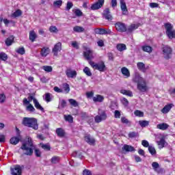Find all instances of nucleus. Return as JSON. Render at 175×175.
<instances>
[{
	"label": "nucleus",
	"mask_w": 175,
	"mask_h": 175,
	"mask_svg": "<svg viewBox=\"0 0 175 175\" xmlns=\"http://www.w3.org/2000/svg\"><path fill=\"white\" fill-rule=\"evenodd\" d=\"M21 148L25 151V155H32L33 153V143H32V139L31 137L27 138Z\"/></svg>",
	"instance_id": "1"
},
{
	"label": "nucleus",
	"mask_w": 175,
	"mask_h": 175,
	"mask_svg": "<svg viewBox=\"0 0 175 175\" xmlns=\"http://www.w3.org/2000/svg\"><path fill=\"white\" fill-rule=\"evenodd\" d=\"M23 124L25 125V126L32 128L35 131H38V129H39L38 120H36L35 118H23Z\"/></svg>",
	"instance_id": "2"
},
{
	"label": "nucleus",
	"mask_w": 175,
	"mask_h": 175,
	"mask_svg": "<svg viewBox=\"0 0 175 175\" xmlns=\"http://www.w3.org/2000/svg\"><path fill=\"white\" fill-rule=\"evenodd\" d=\"M164 27L168 39H175V30L173 29V25L170 23H167L164 24Z\"/></svg>",
	"instance_id": "3"
},
{
	"label": "nucleus",
	"mask_w": 175,
	"mask_h": 175,
	"mask_svg": "<svg viewBox=\"0 0 175 175\" xmlns=\"http://www.w3.org/2000/svg\"><path fill=\"white\" fill-rule=\"evenodd\" d=\"M89 64L92 68H93V69L99 70V72H105L106 70V65H105V62H100L96 64L92 61H90Z\"/></svg>",
	"instance_id": "4"
},
{
	"label": "nucleus",
	"mask_w": 175,
	"mask_h": 175,
	"mask_svg": "<svg viewBox=\"0 0 175 175\" xmlns=\"http://www.w3.org/2000/svg\"><path fill=\"white\" fill-rule=\"evenodd\" d=\"M107 119V114L105 110L98 109V115L95 116L94 120L95 122L99 124V122H102V121H105Z\"/></svg>",
	"instance_id": "5"
},
{
	"label": "nucleus",
	"mask_w": 175,
	"mask_h": 175,
	"mask_svg": "<svg viewBox=\"0 0 175 175\" xmlns=\"http://www.w3.org/2000/svg\"><path fill=\"white\" fill-rule=\"evenodd\" d=\"M83 56L88 61H91V59H94V58H95V53H94V51L91 50V49L85 48Z\"/></svg>",
	"instance_id": "6"
},
{
	"label": "nucleus",
	"mask_w": 175,
	"mask_h": 175,
	"mask_svg": "<svg viewBox=\"0 0 175 175\" xmlns=\"http://www.w3.org/2000/svg\"><path fill=\"white\" fill-rule=\"evenodd\" d=\"M172 48L167 45L163 47V54L165 59H170L172 57Z\"/></svg>",
	"instance_id": "7"
},
{
	"label": "nucleus",
	"mask_w": 175,
	"mask_h": 175,
	"mask_svg": "<svg viewBox=\"0 0 175 175\" xmlns=\"http://www.w3.org/2000/svg\"><path fill=\"white\" fill-rule=\"evenodd\" d=\"M66 75L68 79H76L77 76V71L72 68H68L66 70Z\"/></svg>",
	"instance_id": "8"
},
{
	"label": "nucleus",
	"mask_w": 175,
	"mask_h": 175,
	"mask_svg": "<svg viewBox=\"0 0 175 175\" xmlns=\"http://www.w3.org/2000/svg\"><path fill=\"white\" fill-rule=\"evenodd\" d=\"M115 27L118 32H126V25L125 23L118 22L115 24Z\"/></svg>",
	"instance_id": "9"
},
{
	"label": "nucleus",
	"mask_w": 175,
	"mask_h": 175,
	"mask_svg": "<svg viewBox=\"0 0 175 175\" xmlns=\"http://www.w3.org/2000/svg\"><path fill=\"white\" fill-rule=\"evenodd\" d=\"M62 50V43L57 42L54 45V47L52 49V52L53 53V55L57 57L58 55V53Z\"/></svg>",
	"instance_id": "10"
},
{
	"label": "nucleus",
	"mask_w": 175,
	"mask_h": 175,
	"mask_svg": "<svg viewBox=\"0 0 175 175\" xmlns=\"http://www.w3.org/2000/svg\"><path fill=\"white\" fill-rule=\"evenodd\" d=\"M105 4V0H98L97 2L93 3L91 6L92 10H98V9H100L102 6Z\"/></svg>",
	"instance_id": "11"
},
{
	"label": "nucleus",
	"mask_w": 175,
	"mask_h": 175,
	"mask_svg": "<svg viewBox=\"0 0 175 175\" xmlns=\"http://www.w3.org/2000/svg\"><path fill=\"white\" fill-rule=\"evenodd\" d=\"M95 33L98 35H110L111 30L110 29H96Z\"/></svg>",
	"instance_id": "12"
},
{
	"label": "nucleus",
	"mask_w": 175,
	"mask_h": 175,
	"mask_svg": "<svg viewBox=\"0 0 175 175\" xmlns=\"http://www.w3.org/2000/svg\"><path fill=\"white\" fill-rule=\"evenodd\" d=\"M120 8L122 12V14H128V8H126V3L124 0H120Z\"/></svg>",
	"instance_id": "13"
},
{
	"label": "nucleus",
	"mask_w": 175,
	"mask_h": 175,
	"mask_svg": "<svg viewBox=\"0 0 175 175\" xmlns=\"http://www.w3.org/2000/svg\"><path fill=\"white\" fill-rule=\"evenodd\" d=\"M30 98L33 100L36 109H37L38 110H40V111H44V109L43 108V107H42V105H40L39 101H38L36 98H33V96H31Z\"/></svg>",
	"instance_id": "14"
},
{
	"label": "nucleus",
	"mask_w": 175,
	"mask_h": 175,
	"mask_svg": "<svg viewBox=\"0 0 175 175\" xmlns=\"http://www.w3.org/2000/svg\"><path fill=\"white\" fill-rule=\"evenodd\" d=\"M133 81L134 83H137V84H140L142 81H144V79L140 76V75L136 73L133 77Z\"/></svg>",
	"instance_id": "15"
},
{
	"label": "nucleus",
	"mask_w": 175,
	"mask_h": 175,
	"mask_svg": "<svg viewBox=\"0 0 175 175\" xmlns=\"http://www.w3.org/2000/svg\"><path fill=\"white\" fill-rule=\"evenodd\" d=\"M11 173L12 175H21V167L16 165L14 168H11Z\"/></svg>",
	"instance_id": "16"
},
{
	"label": "nucleus",
	"mask_w": 175,
	"mask_h": 175,
	"mask_svg": "<svg viewBox=\"0 0 175 175\" xmlns=\"http://www.w3.org/2000/svg\"><path fill=\"white\" fill-rule=\"evenodd\" d=\"M137 88L138 90H139V91H142V92H146V91H147V85H146V80H144V81L137 84Z\"/></svg>",
	"instance_id": "17"
},
{
	"label": "nucleus",
	"mask_w": 175,
	"mask_h": 175,
	"mask_svg": "<svg viewBox=\"0 0 175 175\" xmlns=\"http://www.w3.org/2000/svg\"><path fill=\"white\" fill-rule=\"evenodd\" d=\"M159 139L160 140L157 141V143L159 148H163V147H165V144H166V141H165V136L160 135Z\"/></svg>",
	"instance_id": "18"
},
{
	"label": "nucleus",
	"mask_w": 175,
	"mask_h": 175,
	"mask_svg": "<svg viewBox=\"0 0 175 175\" xmlns=\"http://www.w3.org/2000/svg\"><path fill=\"white\" fill-rule=\"evenodd\" d=\"M103 16L106 20H109V21L113 20V16H111V14H110V10L109 8H106L104 10Z\"/></svg>",
	"instance_id": "19"
},
{
	"label": "nucleus",
	"mask_w": 175,
	"mask_h": 175,
	"mask_svg": "<svg viewBox=\"0 0 175 175\" xmlns=\"http://www.w3.org/2000/svg\"><path fill=\"white\" fill-rule=\"evenodd\" d=\"M121 73L124 76L125 79L131 77V72L126 67H122L121 68Z\"/></svg>",
	"instance_id": "20"
},
{
	"label": "nucleus",
	"mask_w": 175,
	"mask_h": 175,
	"mask_svg": "<svg viewBox=\"0 0 175 175\" xmlns=\"http://www.w3.org/2000/svg\"><path fill=\"white\" fill-rule=\"evenodd\" d=\"M138 27H140V24H131L126 28V32H133L135 29H137Z\"/></svg>",
	"instance_id": "21"
},
{
	"label": "nucleus",
	"mask_w": 175,
	"mask_h": 175,
	"mask_svg": "<svg viewBox=\"0 0 175 175\" xmlns=\"http://www.w3.org/2000/svg\"><path fill=\"white\" fill-rule=\"evenodd\" d=\"M174 106L173 104H168L165 105L162 109H161V113L163 114H167V113L170 111V110H172V107Z\"/></svg>",
	"instance_id": "22"
},
{
	"label": "nucleus",
	"mask_w": 175,
	"mask_h": 175,
	"mask_svg": "<svg viewBox=\"0 0 175 175\" xmlns=\"http://www.w3.org/2000/svg\"><path fill=\"white\" fill-rule=\"evenodd\" d=\"M21 140V136L18 135V137H13L10 139V142L11 144H14L16 146V144H18V142Z\"/></svg>",
	"instance_id": "23"
},
{
	"label": "nucleus",
	"mask_w": 175,
	"mask_h": 175,
	"mask_svg": "<svg viewBox=\"0 0 175 175\" xmlns=\"http://www.w3.org/2000/svg\"><path fill=\"white\" fill-rule=\"evenodd\" d=\"M85 141L86 142V143H88V144H90V145L95 144V139L91 137V135H90L85 136Z\"/></svg>",
	"instance_id": "24"
},
{
	"label": "nucleus",
	"mask_w": 175,
	"mask_h": 175,
	"mask_svg": "<svg viewBox=\"0 0 175 175\" xmlns=\"http://www.w3.org/2000/svg\"><path fill=\"white\" fill-rule=\"evenodd\" d=\"M93 100L96 103H101L103 102V100H105V97L100 94H97L95 96L93 97Z\"/></svg>",
	"instance_id": "25"
},
{
	"label": "nucleus",
	"mask_w": 175,
	"mask_h": 175,
	"mask_svg": "<svg viewBox=\"0 0 175 175\" xmlns=\"http://www.w3.org/2000/svg\"><path fill=\"white\" fill-rule=\"evenodd\" d=\"M169 126V124L167 123H161L157 124V129H161V131H166Z\"/></svg>",
	"instance_id": "26"
},
{
	"label": "nucleus",
	"mask_w": 175,
	"mask_h": 175,
	"mask_svg": "<svg viewBox=\"0 0 175 175\" xmlns=\"http://www.w3.org/2000/svg\"><path fill=\"white\" fill-rule=\"evenodd\" d=\"M122 150L126 152H132V151H135V148L129 145H124L122 147Z\"/></svg>",
	"instance_id": "27"
},
{
	"label": "nucleus",
	"mask_w": 175,
	"mask_h": 175,
	"mask_svg": "<svg viewBox=\"0 0 175 175\" xmlns=\"http://www.w3.org/2000/svg\"><path fill=\"white\" fill-rule=\"evenodd\" d=\"M49 53H50V49L47 47H44L41 50L40 55H42V57H47Z\"/></svg>",
	"instance_id": "28"
},
{
	"label": "nucleus",
	"mask_w": 175,
	"mask_h": 175,
	"mask_svg": "<svg viewBox=\"0 0 175 175\" xmlns=\"http://www.w3.org/2000/svg\"><path fill=\"white\" fill-rule=\"evenodd\" d=\"M137 68L139 69V70H141V72H146V64H144V63L143 62H138L137 64Z\"/></svg>",
	"instance_id": "29"
},
{
	"label": "nucleus",
	"mask_w": 175,
	"mask_h": 175,
	"mask_svg": "<svg viewBox=\"0 0 175 175\" xmlns=\"http://www.w3.org/2000/svg\"><path fill=\"white\" fill-rule=\"evenodd\" d=\"M14 42V36H11L10 37L8 38L5 40L6 46H12V44Z\"/></svg>",
	"instance_id": "30"
},
{
	"label": "nucleus",
	"mask_w": 175,
	"mask_h": 175,
	"mask_svg": "<svg viewBox=\"0 0 175 175\" xmlns=\"http://www.w3.org/2000/svg\"><path fill=\"white\" fill-rule=\"evenodd\" d=\"M138 124L142 126V128H146V126H148V125H150V122L148 120H139Z\"/></svg>",
	"instance_id": "31"
},
{
	"label": "nucleus",
	"mask_w": 175,
	"mask_h": 175,
	"mask_svg": "<svg viewBox=\"0 0 175 175\" xmlns=\"http://www.w3.org/2000/svg\"><path fill=\"white\" fill-rule=\"evenodd\" d=\"M120 94H122L123 95H126L127 96H130V97L133 96V94L131 90H121Z\"/></svg>",
	"instance_id": "32"
},
{
	"label": "nucleus",
	"mask_w": 175,
	"mask_h": 175,
	"mask_svg": "<svg viewBox=\"0 0 175 175\" xmlns=\"http://www.w3.org/2000/svg\"><path fill=\"white\" fill-rule=\"evenodd\" d=\"M70 92V87L69 86V84L64 83L63 84V92L64 94H69Z\"/></svg>",
	"instance_id": "33"
},
{
	"label": "nucleus",
	"mask_w": 175,
	"mask_h": 175,
	"mask_svg": "<svg viewBox=\"0 0 175 175\" xmlns=\"http://www.w3.org/2000/svg\"><path fill=\"white\" fill-rule=\"evenodd\" d=\"M56 133L59 137H64V136H65V131H64V129L61 128L56 129Z\"/></svg>",
	"instance_id": "34"
},
{
	"label": "nucleus",
	"mask_w": 175,
	"mask_h": 175,
	"mask_svg": "<svg viewBox=\"0 0 175 175\" xmlns=\"http://www.w3.org/2000/svg\"><path fill=\"white\" fill-rule=\"evenodd\" d=\"M37 36L36 33H35V31L32 30L29 32V39L31 42H35V39H36Z\"/></svg>",
	"instance_id": "35"
},
{
	"label": "nucleus",
	"mask_w": 175,
	"mask_h": 175,
	"mask_svg": "<svg viewBox=\"0 0 175 175\" xmlns=\"http://www.w3.org/2000/svg\"><path fill=\"white\" fill-rule=\"evenodd\" d=\"M44 100L49 103V102H51L53 99V96L50 93H46L44 96Z\"/></svg>",
	"instance_id": "36"
},
{
	"label": "nucleus",
	"mask_w": 175,
	"mask_h": 175,
	"mask_svg": "<svg viewBox=\"0 0 175 175\" xmlns=\"http://www.w3.org/2000/svg\"><path fill=\"white\" fill-rule=\"evenodd\" d=\"M73 31L74 32L81 33V32H84V28L80 26H75L73 27Z\"/></svg>",
	"instance_id": "37"
},
{
	"label": "nucleus",
	"mask_w": 175,
	"mask_h": 175,
	"mask_svg": "<svg viewBox=\"0 0 175 175\" xmlns=\"http://www.w3.org/2000/svg\"><path fill=\"white\" fill-rule=\"evenodd\" d=\"M143 51H145L146 53H152V48L148 45H144L142 47Z\"/></svg>",
	"instance_id": "38"
},
{
	"label": "nucleus",
	"mask_w": 175,
	"mask_h": 175,
	"mask_svg": "<svg viewBox=\"0 0 175 175\" xmlns=\"http://www.w3.org/2000/svg\"><path fill=\"white\" fill-rule=\"evenodd\" d=\"M116 49L118 51H124L126 49V45L124 44H118L116 46Z\"/></svg>",
	"instance_id": "39"
},
{
	"label": "nucleus",
	"mask_w": 175,
	"mask_h": 175,
	"mask_svg": "<svg viewBox=\"0 0 175 175\" xmlns=\"http://www.w3.org/2000/svg\"><path fill=\"white\" fill-rule=\"evenodd\" d=\"M83 73L88 76L89 77L92 76V72H91V70L88 67H85L83 68Z\"/></svg>",
	"instance_id": "40"
},
{
	"label": "nucleus",
	"mask_w": 175,
	"mask_h": 175,
	"mask_svg": "<svg viewBox=\"0 0 175 175\" xmlns=\"http://www.w3.org/2000/svg\"><path fill=\"white\" fill-rule=\"evenodd\" d=\"M68 102L71 106H73V107H77V106H79V103H77V101L73 98L69 99Z\"/></svg>",
	"instance_id": "41"
},
{
	"label": "nucleus",
	"mask_w": 175,
	"mask_h": 175,
	"mask_svg": "<svg viewBox=\"0 0 175 175\" xmlns=\"http://www.w3.org/2000/svg\"><path fill=\"white\" fill-rule=\"evenodd\" d=\"M134 114L135 117H144V112L140 111V110H135L134 111Z\"/></svg>",
	"instance_id": "42"
},
{
	"label": "nucleus",
	"mask_w": 175,
	"mask_h": 175,
	"mask_svg": "<svg viewBox=\"0 0 175 175\" xmlns=\"http://www.w3.org/2000/svg\"><path fill=\"white\" fill-rule=\"evenodd\" d=\"M64 120L70 124L73 122V117L71 115H64Z\"/></svg>",
	"instance_id": "43"
},
{
	"label": "nucleus",
	"mask_w": 175,
	"mask_h": 175,
	"mask_svg": "<svg viewBox=\"0 0 175 175\" xmlns=\"http://www.w3.org/2000/svg\"><path fill=\"white\" fill-rule=\"evenodd\" d=\"M148 151L151 155H156L157 154V150H155V148L152 146H148Z\"/></svg>",
	"instance_id": "44"
},
{
	"label": "nucleus",
	"mask_w": 175,
	"mask_h": 175,
	"mask_svg": "<svg viewBox=\"0 0 175 175\" xmlns=\"http://www.w3.org/2000/svg\"><path fill=\"white\" fill-rule=\"evenodd\" d=\"M42 69H43V70L47 72L48 73H50V72H53V67H51V66H44L42 67Z\"/></svg>",
	"instance_id": "45"
},
{
	"label": "nucleus",
	"mask_w": 175,
	"mask_h": 175,
	"mask_svg": "<svg viewBox=\"0 0 175 175\" xmlns=\"http://www.w3.org/2000/svg\"><path fill=\"white\" fill-rule=\"evenodd\" d=\"M26 110L27 111H29L30 113H33L35 111V107H33V105L31 104H29L26 106Z\"/></svg>",
	"instance_id": "46"
},
{
	"label": "nucleus",
	"mask_w": 175,
	"mask_h": 175,
	"mask_svg": "<svg viewBox=\"0 0 175 175\" xmlns=\"http://www.w3.org/2000/svg\"><path fill=\"white\" fill-rule=\"evenodd\" d=\"M16 51L18 54H20L21 55H24L25 54V49L24 47H20L16 49Z\"/></svg>",
	"instance_id": "47"
},
{
	"label": "nucleus",
	"mask_w": 175,
	"mask_h": 175,
	"mask_svg": "<svg viewBox=\"0 0 175 175\" xmlns=\"http://www.w3.org/2000/svg\"><path fill=\"white\" fill-rule=\"evenodd\" d=\"M40 146L43 150H45V151H50V150L51 149L50 145L48 144H40Z\"/></svg>",
	"instance_id": "48"
},
{
	"label": "nucleus",
	"mask_w": 175,
	"mask_h": 175,
	"mask_svg": "<svg viewBox=\"0 0 175 175\" xmlns=\"http://www.w3.org/2000/svg\"><path fill=\"white\" fill-rule=\"evenodd\" d=\"M49 31L51 33H58V28H57L55 26L52 25L49 27Z\"/></svg>",
	"instance_id": "49"
},
{
	"label": "nucleus",
	"mask_w": 175,
	"mask_h": 175,
	"mask_svg": "<svg viewBox=\"0 0 175 175\" xmlns=\"http://www.w3.org/2000/svg\"><path fill=\"white\" fill-rule=\"evenodd\" d=\"M21 14H22L21 10H17L12 14V17H14L16 18V17H20Z\"/></svg>",
	"instance_id": "50"
},
{
	"label": "nucleus",
	"mask_w": 175,
	"mask_h": 175,
	"mask_svg": "<svg viewBox=\"0 0 175 175\" xmlns=\"http://www.w3.org/2000/svg\"><path fill=\"white\" fill-rule=\"evenodd\" d=\"M0 59L1 61H6L8 59V55L3 52L0 53Z\"/></svg>",
	"instance_id": "51"
},
{
	"label": "nucleus",
	"mask_w": 175,
	"mask_h": 175,
	"mask_svg": "<svg viewBox=\"0 0 175 175\" xmlns=\"http://www.w3.org/2000/svg\"><path fill=\"white\" fill-rule=\"evenodd\" d=\"M62 1L61 0L55 1L53 2V5L55 8H58V6H62Z\"/></svg>",
	"instance_id": "52"
},
{
	"label": "nucleus",
	"mask_w": 175,
	"mask_h": 175,
	"mask_svg": "<svg viewBox=\"0 0 175 175\" xmlns=\"http://www.w3.org/2000/svg\"><path fill=\"white\" fill-rule=\"evenodd\" d=\"M52 163H58L59 162V157H53L51 159Z\"/></svg>",
	"instance_id": "53"
},
{
	"label": "nucleus",
	"mask_w": 175,
	"mask_h": 175,
	"mask_svg": "<svg viewBox=\"0 0 175 175\" xmlns=\"http://www.w3.org/2000/svg\"><path fill=\"white\" fill-rule=\"evenodd\" d=\"M121 102L124 106H128V105H129V101H128V99L125 98H121Z\"/></svg>",
	"instance_id": "54"
},
{
	"label": "nucleus",
	"mask_w": 175,
	"mask_h": 175,
	"mask_svg": "<svg viewBox=\"0 0 175 175\" xmlns=\"http://www.w3.org/2000/svg\"><path fill=\"white\" fill-rule=\"evenodd\" d=\"M74 13L76 16H77L78 17H81V16H83V12H81V10H75L74 11Z\"/></svg>",
	"instance_id": "55"
},
{
	"label": "nucleus",
	"mask_w": 175,
	"mask_h": 175,
	"mask_svg": "<svg viewBox=\"0 0 175 175\" xmlns=\"http://www.w3.org/2000/svg\"><path fill=\"white\" fill-rule=\"evenodd\" d=\"M73 8V3L70 1H68L66 5V10H70Z\"/></svg>",
	"instance_id": "56"
},
{
	"label": "nucleus",
	"mask_w": 175,
	"mask_h": 175,
	"mask_svg": "<svg viewBox=\"0 0 175 175\" xmlns=\"http://www.w3.org/2000/svg\"><path fill=\"white\" fill-rule=\"evenodd\" d=\"M142 145L146 148L150 147V144L148 143V141H147V140H142Z\"/></svg>",
	"instance_id": "57"
},
{
	"label": "nucleus",
	"mask_w": 175,
	"mask_h": 175,
	"mask_svg": "<svg viewBox=\"0 0 175 175\" xmlns=\"http://www.w3.org/2000/svg\"><path fill=\"white\" fill-rule=\"evenodd\" d=\"M71 45L72 46V47H74V49H76L77 50H79V43L76 41H73L71 43Z\"/></svg>",
	"instance_id": "58"
},
{
	"label": "nucleus",
	"mask_w": 175,
	"mask_h": 175,
	"mask_svg": "<svg viewBox=\"0 0 175 175\" xmlns=\"http://www.w3.org/2000/svg\"><path fill=\"white\" fill-rule=\"evenodd\" d=\"M114 117L115 118H120V117H121V112L118 110H116L114 112Z\"/></svg>",
	"instance_id": "59"
},
{
	"label": "nucleus",
	"mask_w": 175,
	"mask_h": 175,
	"mask_svg": "<svg viewBox=\"0 0 175 175\" xmlns=\"http://www.w3.org/2000/svg\"><path fill=\"white\" fill-rule=\"evenodd\" d=\"M152 167H153L154 170H157V169L159 167V163H158L157 162H153L152 163Z\"/></svg>",
	"instance_id": "60"
},
{
	"label": "nucleus",
	"mask_w": 175,
	"mask_h": 175,
	"mask_svg": "<svg viewBox=\"0 0 175 175\" xmlns=\"http://www.w3.org/2000/svg\"><path fill=\"white\" fill-rule=\"evenodd\" d=\"M50 80V79L46 77H42L40 78V81L42 83H49V81Z\"/></svg>",
	"instance_id": "61"
},
{
	"label": "nucleus",
	"mask_w": 175,
	"mask_h": 175,
	"mask_svg": "<svg viewBox=\"0 0 175 175\" xmlns=\"http://www.w3.org/2000/svg\"><path fill=\"white\" fill-rule=\"evenodd\" d=\"M6 99L5 94H0V103H3Z\"/></svg>",
	"instance_id": "62"
},
{
	"label": "nucleus",
	"mask_w": 175,
	"mask_h": 175,
	"mask_svg": "<svg viewBox=\"0 0 175 175\" xmlns=\"http://www.w3.org/2000/svg\"><path fill=\"white\" fill-rule=\"evenodd\" d=\"M83 175H92V173H91V171L85 169L83 171Z\"/></svg>",
	"instance_id": "63"
},
{
	"label": "nucleus",
	"mask_w": 175,
	"mask_h": 175,
	"mask_svg": "<svg viewBox=\"0 0 175 175\" xmlns=\"http://www.w3.org/2000/svg\"><path fill=\"white\" fill-rule=\"evenodd\" d=\"M136 136H137V133L131 132L129 133V137L133 138V137H136Z\"/></svg>",
	"instance_id": "64"
}]
</instances>
